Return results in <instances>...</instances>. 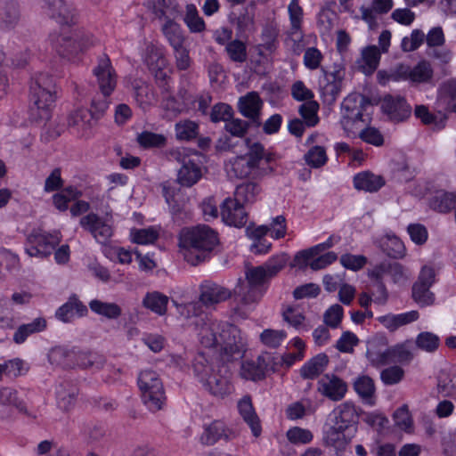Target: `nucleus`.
Masks as SVG:
<instances>
[{
  "instance_id": "obj_1",
  "label": "nucleus",
  "mask_w": 456,
  "mask_h": 456,
  "mask_svg": "<svg viewBox=\"0 0 456 456\" xmlns=\"http://www.w3.org/2000/svg\"><path fill=\"white\" fill-rule=\"evenodd\" d=\"M200 344L215 350L223 362L243 356L244 343L240 329L231 323L219 322L205 315L195 322Z\"/></svg>"
},
{
  "instance_id": "obj_2",
  "label": "nucleus",
  "mask_w": 456,
  "mask_h": 456,
  "mask_svg": "<svg viewBox=\"0 0 456 456\" xmlns=\"http://www.w3.org/2000/svg\"><path fill=\"white\" fill-rule=\"evenodd\" d=\"M286 255L271 258L264 265L247 267L245 271L248 284H239L235 289V297L243 305H249L258 301L266 290V284L276 276L286 265Z\"/></svg>"
},
{
  "instance_id": "obj_3",
  "label": "nucleus",
  "mask_w": 456,
  "mask_h": 456,
  "mask_svg": "<svg viewBox=\"0 0 456 456\" xmlns=\"http://www.w3.org/2000/svg\"><path fill=\"white\" fill-rule=\"evenodd\" d=\"M273 155L267 152L263 144L253 142L248 146V152L231 159L226 166L231 177L243 179L248 176L260 178L273 172L270 163Z\"/></svg>"
},
{
  "instance_id": "obj_4",
  "label": "nucleus",
  "mask_w": 456,
  "mask_h": 456,
  "mask_svg": "<svg viewBox=\"0 0 456 456\" xmlns=\"http://www.w3.org/2000/svg\"><path fill=\"white\" fill-rule=\"evenodd\" d=\"M218 242L217 232L205 224L183 230L179 239L184 259L192 265L206 261Z\"/></svg>"
},
{
  "instance_id": "obj_5",
  "label": "nucleus",
  "mask_w": 456,
  "mask_h": 456,
  "mask_svg": "<svg viewBox=\"0 0 456 456\" xmlns=\"http://www.w3.org/2000/svg\"><path fill=\"white\" fill-rule=\"evenodd\" d=\"M30 116L37 122H46L57 97L55 81L48 73H37L29 86Z\"/></svg>"
},
{
  "instance_id": "obj_6",
  "label": "nucleus",
  "mask_w": 456,
  "mask_h": 456,
  "mask_svg": "<svg viewBox=\"0 0 456 456\" xmlns=\"http://www.w3.org/2000/svg\"><path fill=\"white\" fill-rule=\"evenodd\" d=\"M137 385L141 392L142 401L149 411L156 412L164 409L167 396L159 374L152 369H145L139 372Z\"/></svg>"
},
{
  "instance_id": "obj_7",
  "label": "nucleus",
  "mask_w": 456,
  "mask_h": 456,
  "mask_svg": "<svg viewBox=\"0 0 456 456\" xmlns=\"http://www.w3.org/2000/svg\"><path fill=\"white\" fill-rule=\"evenodd\" d=\"M193 371L203 386L214 395L224 396L231 393L232 386L227 368L222 366L217 371L205 363L203 356H199L193 363Z\"/></svg>"
},
{
  "instance_id": "obj_8",
  "label": "nucleus",
  "mask_w": 456,
  "mask_h": 456,
  "mask_svg": "<svg viewBox=\"0 0 456 456\" xmlns=\"http://www.w3.org/2000/svg\"><path fill=\"white\" fill-rule=\"evenodd\" d=\"M435 71L429 61L421 60L414 66L398 64L394 68L390 78L394 82L409 81L413 86L434 84Z\"/></svg>"
},
{
  "instance_id": "obj_9",
  "label": "nucleus",
  "mask_w": 456,
  "mask_h": 456,
  "mask_svg": "<svg viewBox=\"0 0 456 456\" xmlns=\"http://www.w3.org/2000/svg\"><path fill=\"white\" fill-rule=\"evenodd\" d=\"M371 105L370 99L358 93L348 94L341 102L340 123L345 130H350L359 122H367L363 112Z\"/></svg>"
},
{
  "instance_id": "obj_10",
  "label": "nucleus",
  "mask_w": 456,
  "mask_h": 456,
  "mask_svg": "<svg viewBox=\"0 0 456 456\" xmlns=\"http://www.w3.org/2000/svg\"><path fill=\"white\" fill-rule=\"evenodd\" d=\"M59 232L49 233L39 229H34L27 236L25 251L29 256L44 258L50 256L61 242Z\"/></svg>"
},
{
  "instance_id": "obj_11",
  "label": "nucleus",
  "mask_w": 456,
  "mask_h": 456,
  "mask_svg": "<svg viewBox=\"0 0 456 456\" xmlns=\"http://www.w3.org/2000/svg\"><path fill=\"white\" fill-rule=\"evenodd\" d=\"M79 224L100 244L106 245L113 235L111 210H107L103 216H99L95 213H89L80 219Z\"/></svg>"
},
{
  "instance_id": "obj_12",
  "label": "nucleus",
  "mask_w": 456,
  "mask_h": 456,
  "mask_svg": "<svg viewBox=\"0 0 456 456\" xmlns=\"http://www.w3.org/2000/svg\"><path fill=\"white\" fill-rule=\"evenodd\" d=\"M436 281V273L433 267L424 265L411 288V297L420 307L432 305L435 294L430 288Z\"/></svg>"
},
{
  "instance_id": "obj_13",
  "label": "nucleus",
  "mask_w": 456,
  "mask_h": 456,
  "mask_svg": "<svg viewBox=\"0 0 456 456\" xmlns=\"http://www.w3.org/2000/svg\"><path fill=\"white\" fill-rule=\"evenodd\" d=\"M389 276L395 284L403 285L409 280L408 271L397 262H382L370 271V276L378 282V288L383 297L387 299V291L383 283L384 276Z\"/></svg>"
},
{
  "instance_id": "obj_14",
  "label": "nucleus",
  "mask_w": 456,
  "mask_h": 456,
  "mask_svg": "<svg viewBox=\"0 0 456 456\" xmlns=\"http://www.w3.org/2000/svg\"><path fill=\"white\" fill-rule=\"evenodd\" d=\"M50 41L55 51L63 57L75 54L94 44L90 36H85L78 40L77 35L69 33L51 35Z\"/></svg>"
},
{
  "instance_id": "obj_15",
  "label": "nucleus",
  "mask_w": 456,
  "mask_h": 456,
  "mask_svg": "<svg viewBox=\"0 0 456 456\" xmlns=\"http://www.w3.org/2000/svg\"><path fill=\"white\" fill-rule=\"evenodd\" d=\"M96 84L102 96L109 97L117 86V73L111 64L110 59L105 53L97 59V64L93 69Z\"/></svg>"
},
{
  "instance_id": "obj_16",
  "label": "nucleus",
  "mask_w": 456,
  "mask_h": 456,
  "mask_svg": "<svg viewBox=\"0 0 456 456\" xmlns=\"http://www.w3.org/2000/svg\"><path fill=\"white\" fill-rule=\"evenodd\" d=\"M380 109L387 119L394 123L403 122L411 114V105L401 95H384L380 100Z\"/></svg>"
},
{
  "instance_id": "obj_17",
  "label": "nucleus",
  "mask_w": 456,
  "mask_h": 456,
  "mask_svg": "<svg viewBox=\"0 0 456 456\" xmlns=\"http://www.w3.org/2000/svg\"><path fill=\"white\" fill-rule=\"evenodd\" d=\"M185 149L171 151V156L182 163L178 171V183L186 187L195 184L201 177V169L196 161L190 156L185 155Z\"/></svg>"
},
{
  "instance_id": "obj_18",
  "label": "nucleus",
  "mask_w": 456,
  "mask_h": 456,
  "mask_svg": "<svg viewBox=\"0 0 456 456\" xmlns=\"http://www.w3.org/2000/svg\"><path fill=\"white\" fill-rule=\"evenodd\" d=\"M42 10L45 15L61 25H70L75 22V9L65 0H43Z\"/></svg>"
},
{
  "instance_id": "obj_19",
  "label": "nucleus",
  "mask_w": 456,
  "mask_h": 456,
  "mask_svg": "<svg viewBox=\"0 0 456 456\" xmlns=\"http://www.w3.org/2000/svg\"><path fill=\"white\" fill-rule=\"evenodd\" d=\"M232 297V292L212 281L206 280L200 285V303L206 307H212Z\"/></svg>"
},
{
  "instance_id": "obj_20",
  "label": "nucleus",
  "mask_w": 456,
  "mask_h": 456,
  "mask_svg": "<svg viewBox=\"0 0 456 456\" xmlns=\"http://www.w3.org/2000/svg\"><path fill=\"white\" fill-rule=\"evenodd\" d=\"M317 390L330 400L338 402L345 397L347 392V385L342 379L334 374H325L318 380Z\"/></svg>"
},
{
  "instance_id": "obj_21",
  "label": "nucleus",
  "mask_w": 456,
  "mask_h": 456,
  "mask_svg": "<svg viewBox=\"0 0 456 456\" xmlns=\"http://www.w3.org/2000/svg\"><path fill=\"white\" fill-rule=\"evenodd\" d=\"M263 101L256 92H249L241 96L238 102V109L240 114L247 118L248 121L256 127L261 126V110Z\"/></svg>"
},
{
  "instance_id": "obj_22",
  "label": "nucleus",
  "mask_w": 456,
  "mask_h": 456,
  "mask_svg": "<svg viewBox=\"0 0 456 456\" xmlns=\"http://www.w3.org/2000/svg\"><path fill=\"white\" fill-rule=\"evenodd\" d=\"M222 220L230 226L243 227L248 221L244 207L234 199L227 198L221 205Z\"/></svg>"
},
{
  "instance_id": "obj_23",
  "label": "nucleus",
  "mask_w": 456,
  "mask_h": 456,
  "mask_svg": "<svg viewBox=\"0 0 456 456\" xmlns=\"http://www.w3.org/2000/svg\"><path fill=\"white\" fill-rule=\"evenodd\" d=\"M235 436V432L228 428L224 421L214 420L208 425H204L200 441L204 445H213L219 440L229 441Z\"/></svg>"
},
{
  "instance_id": "obj_24",
  "label": "nucleus",
  "mask_w": 456,
  "mask_h": 456,
  "mask_svg": "<svg viewBox=\"0 0 456 456\" xmlns=\"http://www.w3.org/2000/svg\"><path fill=\"white\" fill-rule=\"evenodd\" d=\"M237 408L240 416L249 427L252 435L255 437L260 436L262 433L261 421L253 405L252 397L249 395H243L238 401Z\"/></svg>"
},
{
  "instance_id": "obj_25",
  "label": "nucleus",
  "mask_w": 456,
  "mask_h": 456,
  "mask_svg": "<svg viewBox=\"0 0 456 456\" xmlns=\"http://www.w3.org/2000/svg\"><path fill=\"white\" fill-rule=\"evenodd\" d=\"M20 6L17 0H0V29L11 31L20 23Z\"/></svg>"
},
{
  "instance_id": "obj_26",
  "label": "nucleus",
  "mask_w": 456,
  "mask_h": 456,
  "mask_svg": "<svg viewBox=\"0 0 456 456\" xmlns=\"http://www.w3.org/2000/svg\"><path fill=\"white\" fill-rule=\"evenodd\" d=\"M88 313L85 305L77 295H71L68 301L61 305L55 312V317L64 322H71L75 318L86 316Z\"/></svg>"
},
{
  "instance_id": "obj_27",
  "label": "nucleus",
  "mask_w": 456,
  "mask_h": 456,
  "mask_svg": "<svg viewBox=\"0 0 456 456\" xmlns=\"http://www.w3.org/2000/svg\"><path fill=\"white\" fill-rule=\"evenodd\" d=\"M25 412L26 406L19 396V392L12 387L0 388V418L7 419L12 414V409Z\"/></svg>"
},
{
  "instance_id": "obj_28",
  "label": "nucleus",
  "mask_w": 456,
  "mask_h": 456,
  "mask_svg": "<svg viewBox=\"0 0 456 456\" xmlns=\"http://www.w3.org/2000/svg\"><path fill=\"white\" fill-rule=\"evenodd\" d=\"M387 340L382 335H376L367 341L366 356L373 366L386 365Z\"/></svg>"
},
{
  "instance_id": "obj_29",
  "label": "nucleus",
  "mask_w": 456,
  "mask_h": 456,
  "mask_svg": "<svg viewBox=\"0 0 456 456\" xmlns=\"http://www.w3.org/2000/svg\"><path fill=\"white\" fill-rule=\"evenodd\" d=\"M331 423L347 429L358 421V412L355 406L350 402H345L337 406L330 414Z\"/></svg>"
},
{
  "instance_id": "obj_30",
  "label": "nucleus",
  "mask_w": 456,
  "mask_h": 456,
  "mask_svg": "<svg viewBox=\"0 0 456 456\" xmlns=\"http://www.w3.org/2000/svg\"><path fill=\"white\" fill-rule=\"evenodd\" d=\"M341 426H336L331 423L323 434V443L326 446L333 448L337 454L345 452L349 444V439L346 438L345 431Z\"/></svg>"
},
{
  "instance_id": "obj_31",
  "label": "nucleus",
  "mask_w": 456,
  "mask_h": 456,
  "mask_svg": "<svg viewBox=\"0 0 456 456\" xmlns=\"http://www.w3.org/2000/svg\"><path fill=\"white\" fill-rule=\"evenodd\" d=\"M354 389L362 402L368 405L375 404V385L369 376H360L354 382Z\"/></svg>"
},
{
  "instance_id": "obj_32",
  "label": "nucleus",
  "mask_w": 456,
  "mask_h": 456,
  "mask_svg": "<svg viewBox=\"0 0 456 456\" xmlns=\"http://www.w3.org/2000/svg\"><path fill=\"white\" fill-rule=\"evenodd\" d=\"M385 184V180L380 175L370 172H362L354 175V185L357 190L369 192L378 191Z\"/></svg>"
},
{
  "instance_id": "obj_33",
  "label": "nucleus",
  "mask_w": 456,
  "mask_h": 456,
  "mask_svg": "<svg viewBox=\"0 0 456 456\" xmlns=\"http://www.w3.org/2000/svg\"><path fill=\"white\" fill-rule=\"evenodd\" d=\"M380 60V52L376 45L364 48L361 58L357 61L359 69L364 74H372L377 69Z\"/></svg>"
},
{
  "instance_id": "obj_34",
  "label": "nucleus",
  "mask_w": 456,
  "mask_h": 456,
  "mask_svg": "<svg viewBox=\"0 0 456 456\" xmlns=\"http://www.w3.org/2000/svg\"><path fill=\"white\" fill-rule=\"evenodd\" d=\"M262 191L261 186L255 182L239 184L234 192V200L240 204H251L257 200Z\"/></svg>"
},
{
  "instance_id": "obj_35",
  "label": "nucleus",
  "mask_w": 456,
  "mask_h": 456,
  "mask_svg": "<svg viewBox=\"0 0 456 456\" xmlns=\"http://www.w3.org/2000/svg\"><path fill=\"white\" fill-rule=\"evenodd\" d=\"M329 363V358L325 354H319L305 362L301 370V377L306 379H314L322 374Z\"/></svg>"
},
{
  "instance_id": "obj_36",
  "label": "nucleus",
  "mask_w": 456,
  "mask_h": 456,
  "mask_svg": "<svg viewBox=\"0 0 456 456\" xmlns=\"http://www.w3.org/2000/svg\"><path fill=\"white\" fill-rule=\"evenodd\" d=\"M46 325V320L43 317H37L29 323L22 324L14 332L13 341L16 344H22L30 335L45 330Z\"/></svg>"
},
{
  "instance_id": "obj_37",
  "label": "nucleus",
  "mask_w": 456,
  "mask_h": 456,
  "mask_svg": "<svg viewBox=\"0 0 456 456\" xmlns=\"http://www.w3.org/2000/svg\"><path fill=\"white\" fill-rule=\"evenodd\" d=\"M419 314L416 310L399 314H387L380 318L381 323L390 330H395L401 326L411 323L417 321Z\"/></svg>"
},
{
  "instance_id": "obj_38",
  "label": "nucleus",
  "mask_w": 456,
  "mask_h": 456,
  "mask_svg": "<svg viewBox=\"0 0 456 456\" xmlns=\"http://www.w3.org/2000/svg\"><path fill=\"white\" fill-rule=\"evenodd\" d=\"M250 125L249 121L242 120L237 118H232L224 124L226 134L236 136L241 140V143L247 146L251 145L250 139L246 137Z\"/></svg>"
},
{
  "instance_id": "obj_39",
  "label": "nucleus",
  "mask_w": 456,
  "mask_h": 456,
  "mask_svg": "<svg viewBox=\"0 0 456 456\" xmlns=\"http://www.w3.org/2000/svg\"><path fill=\"white\" fill-rule=\"evenodd\" d=\"M104 363L105 357L98 353L76 351L75 366L100 370Z\"/></svg>"
},
{
  "instance_id": "obj_40",
  "label": "nucleus",
  "mask_w": 456,
  "mask_h": 456,
  "mask_svg": "<svg viewBox=\"0 0 456 456\" xmlns=\"http://www.w3.org/2000/svg\"><path fill=\"white\" fill-rule=\"evenodd\" d=\"M456 193L438 191L430 200V208L440 213L451 211L456 205Z\"/></svg>"
},
{
  "instance_id": "obj_41",
  "label": "nucleus",
  "mask_w": 456,
  "mask_h": 456,
  "mask_svg": "<svg viewBox=\"0 0 456 456\" xmlns=\"http://www.w3.org/2000/svg\"><path fill=\"white\" fill-rule=\"evenodd\" d=\"M169 298L167 296L159 292L152 291L148 292L142 300V305L159 315H163L167 312V306Z\"/></svg>"
},
{
  "instance_id": "obj_42",
  "label": "nucleus",
  "mask_w": 456,
  "mask_h": 456,
  "mask_svg": "<svg viewBox=\"0 0 456 456\" xmlns=\"http://www.w3.org/2000/svg\"><path fill=\"white\" fill-rule=\"evenodd\" d=\"M437 388L444 396H449L456 390V367L440 371Z\"/></svg>"
},
{
  "instance_id": "obj_43",
  "label": "nucleus",
  "mask_w": 456,
  "mask_h": 456,
  "mask_svg": "<svg viewBox=\"0 0 456 456\" xmlns=\"http://www.w3.org/2000/svg\"><path fill=\"white\" fill-rule=\"evenodd\" d=\"M81 436L87 444H95L107 436V429L102 424L85 423L81 427Z\"/></svg>"
},
{
  "instance_id": "obj_44",
  "label": "nucleus",
  "mask_w": 456,
  "mask_h": 456,
  "mask_svg": "<svg viewBox=\"0 0 456 456\" xmlns=\"http://www.w3.org/2000/svg\"><path fill=\"white\" fill-rule=\"evenodd\" d=\"M77 389L69 384H61L56 390L58 406L63 411H69L76 403Z\"/></svg>"
},
{
  "instance_id": "obj_45",
  "label": "nucleus",
  "mask_w": 456,
  "mask_h": 456,
  "mask_svg": "<svg viewBox=\"0 0 456 456\" xmlns=\"http://www.w3.org/2000/svg\"><path fill=\"white\" fill-rule=\"evenodd\" d=\"M89 307L94 313L108 319H117L122 314V310L118 304L103 302L98 299L91 300Z\"/></svg>"
},
{
  "instance_id": "obj_46",
  "label": "nucleus",
  "mask_w": 456,
  "mask_h": 456,
  "mask_svg": "<svg viewBox=\"0 0 456 456\" xmlns=\"http://www.w3.org/2000/svg\"><path fill=\"white\" fill-rule=\"evenodd\" d=\"M142 59L149 69L165 68L167 64L162 51L152 44L146 45Z\"/></svg>"
},
{
  "instance_id": "obj_47",
  "label": "nucleus",
  "mask_w": 456,
  "mask_h": 456,
  "mask_svg": "<svg viewBox=\"0 0 456 456\" xmlns=\"http://www.w3.org/2000/svg\"><path fill=\"white\" fill-rule=\"evenodd\" d=\"M384 253L389 257L398 259L405 255V247L403 241L395 235L386 236L381 243Z\"/></svg>"
},
{
  "instance_id": "obj_48",
  "label": "nucleus",
  "mask_w": 456,
  "mask_h": 456,
  "mask_svg": "<svg viewBox=\"0 0 456 456\" xmlns=\"http://www.w3.org/2000/svg\"><path fill=\"white\" fill-rule=\"evenodd\" d=\"M319 103L316 101L305 102L298 107V113L306 126L314 127L319 123Z\"/></svg>"
},
{
  "instance_id": "obj_49",
  "label": "nucleus",
  "mask_w": 456,
  "mask_h": 456,
  "mask_svg": "<svg viewBox=\"0 0 456 456\" xmlns=\"http://www.w3.org/2000/svg\"><path fill=\"white\" fill-rule=\"evenodd\" d=\"M75 349H68L63 346H57L50 353V360L65 368H72L75 366Z\"/></svg>"
},
{
  "instance_id": "obj_50",
  "label": "nucleus",
  "mask_w": 456,
  "mask_h": 456,
  "mask_svg": "<svg viewBox=\"0 0 456 456\" xmlns=\"http://www.w3.org/2000/svg\"><path fill=\"white\" fill-rule=\"evenodd\" d=\"M437 101L444 107H450L453 102H456V78L448 79L440 85Z\"/></svg>"
},
{
  "instance_id": "obj_51",
  "label": "nucleus",
  "mask_w": 456,
  "mask_h": 456,
  "mask_svg": "<svg viewBox=\"0 0 456 456\" xmlns=\"http://www.w3.org/2000/svg\"><path fill=\"white\" fill-rule=\"evenodd\" d=\"M162 31L173 49L183 45L184 37L177 23L172 20H167L162 27Z\"/></svg>"
},
{
  "instance_id": "obj_52",
  "label": "nucleus",
  "mask_w": 456,
  "mask_h": 456,
  "mask_svg": "<svg viewBox=\"0 0 456 456\" xmlns=\"http://www.w3.org/2000/svg\"><path fill=\"white\" fill-rule=\"evenodd\" d=\"M229 59L237 63H243L248 59L247 45L239 39L228 42L224 48Z\"/></svg>"
},
{
  "instance_id": "obj_53",
  "label": "nucleus",
  "mask_w": 456,
  "mask_h": 456,
  "mask_svg": "<svg viewBox=\"0 0 456 456\" xmlns=\"http://www.w3.org/2000/svg\"><path fill=\"white\" fill-rule=\"evenodd\" d=\"M175 136L180 141H191L199 134V125L191 120L184 119L175 125Z\"/></svg>"
},
{
  "instance_id": "obj_54",
  "label": "nucleus",
  "mask_w": 456,
  "mask_h": 456,
  "mask_svg": "<svg viewBox=\"0 0 456 456\" xmlns=\"http://www.w3.org/2000/svg\"><path fill=\"white\" fill-rule=\"evenodd\" d=\"M415 343L418 348L428 353H434L439 347L440 338L432 332L423 331L417 336Z\"/></svg>"
},
{
  "instance_id": "obj_55",
  "label": "nucleus",
  "mask_w": 456,
  "mask_h": 456,
  "mask_svg": "<svg viewBox=\"0 0 456 456\" xmlns=\"http://www.w3.org/2000/svg\"><path fill=\"white\" fill-rule=\"evenodd\" d=\"M321 94L323 102L328 105H332L341 91V84H338L336 81H324L320 82Z\"/></svg>"
},
{
  "instance_id": "obj_56",
  "label": "nucleus",
  "mask_w": 456,
  "mask_h": 456,
  "mask_svg": "<svg viewBox=\"0 0 456 456\" xmlns=\"http://www.w3.org/2000/svg\"><path fill=\"white\" fill-rule=\"evenodd\" d=\"M183 20L191 32H201L205 29V22L194 4H187Z\"/></svg>"
},
{
  "instance_id": "obj_57",
  "label": "nucleus",
  "mask_w": 456,
  "mask_h": 456,
  "mask_svg": "<svg viewBox=\"0 0 456 456\" xmlns=\"http://www.w3.org/2000/svg\"><path fill=\"white\" fill-rule=\"evenodd\" d=\"M412 356L411 352L405 345H396L393 347H389L386 364L391 362H408L412 359Z\"/></svg>"
},
{
  "instance_id": "obj_58",
  "label": "nucleus",
  "mask_w": 456,
  "mask_h": 456,
  "mask_svg": "<svg viewBox=\"0 0 456 456\" xmlns=\"http://www.w3.org/2000/svg\"><path fill=\"white\" fill-rule=\"evenodd\" d=\"M234 112L231 105L224 102L215 104L210 111V120L213 123L224 122L232 118Z\"/></svg>"
},
{
  "instance_id": "obj_59",
  "label": "nucleus",
  "mask_w": 456,
  "mask_h": 456,
  "mask_svg": "<svg viewBox=\"0 0 456 456\" xmlns=\"http://www.w3.org/2000/svg\"><path fill=\"white\" fill-rule=\"evenodd\" d=\"M138 143L143 148L163 147L167 139L164 135L144 131L137 135Z\"/></svg>"
},
{
  "instance_id": "obj_60",
  "label": "nucleus",
  "mask_w": 456,
  "mask_h": 456,
  "mask_svg": "<svg viewBox=\"0 0 456 456\" xmlns=\"http://www.w3.org/2000/svg\"><path fill=\"white\" fill-rule=\"evenodd\" d=\"M327 155L323 147L314 146L305 155V160L308 166L318 168L327 162Z\"/></svg>"
},
{
  "instance_id": "obj_61",
  "label": "nucleus",
  "mask_w": 456,
  "mask_h": 456,
  "mask_svg": "<svg viewBox=\"0 0 456 456\" xmlns=\"http://www.w3.org/2000/svg\"><path fill=\"white\" fill-rule=\"evenodd\" d=\"M286 337L287 334L284 330L266 329L261 333L260 339L266 346L277 348Z\"/></svg>"
},
{
  "instance_id": "obj_62",
  "label": "nucleus",
  "mask_w": 456,
  "mask_h": 456,
  "mask_svg": "<svg viewBox=\"0 0 456 456\" xmlns=\"http://www.w3.org/2000/svg\"><path fill=\"white\" fill-rule=\"evenodd\" d=\"M288 11L291 25V34H297L301 28L303 19V9L299 5L298 0H292L289 4Z\"/></svg>"
},
{
  "instance_id": "obj_63",
  "label": "nucleus",
  "mask_w": 456,
  "mask_h": 456,
  "mask_svg": "<svg viewBox=\"0 0 456 456\" xmlns=\"http://www.w3.org/2000/svg\"><path fill=\"white\" fill-rule=\"evenodd\" d=\"M343 314V307L338 304H335L326 310L323 315V321L328 327L336 329L340 325Z\"/></svg>"
},
{
  "instance_id": "obj_64",
  "label": "nucleus",
  "mask_w": 456,
  "mask_h": 456,
  "mask_svg": "<svg viewBox=\"0 0 456 456\" xmlns=\"http://www.w3.org/2000/svg\"><path fill=\"white\" fill-rule=\"evenodd\" d=\"M241 375L246 379L260 380L265 378V369L253 361L245 362L241 365Z\"/></svg>"
}]
</instances>
